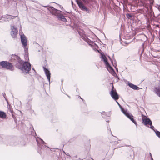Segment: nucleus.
Returning <instances> with one entry per match:
<instances>
[{
  "label": "nucleus",
  "instance_id": "nucleus-1",
  "mask_svg": "<svg viewBox=\"0 0 160 160\" xmlns=\"http://www.w3.org/2000/svg\"><path fill=\"white\" fill-rule=\"evenodd\" d=\"M48 9L53 15L56 16L58 20L65 22H67V19L64 16L61 14V11L55 9L52 6L49 7Z\"/></svg>",
  "mask_w": 160,
  "mask_h": 160
},
{
  "label": "nucleus",
  "instance_id": "nucleus-2",
  "mask_svg": "<svg viewBox=\"0 0 160 160\" xmlns=\"http://www.w3.org/2000/svg\"><path fill=\"white\" fill-rule=\"evenodd\" d=\"M17 67L18 68L21 69L22 72L25 74L29 73L31 68V64L28 61L24 62L23 61H22L21 63L17 65Z\"/></svg>",
  "mask_w": 160,
  "mask_h": 160
},
{
  "label": "nucleus",
  "instance_id": "nucleus-3",
  "mask_svg": "<svg viewBox=\"0 0 160 160\" xmlns=\"http://www.w3.org/2000/svg\"><path fill=\"white\" fill-rule=\"evenodd\" d=\"M80 9L83 11H86L88 13H89L90 11L85 5L89 6L91 4L92 0H75Z\"/></svg>",
  "mask_w": 160,
  "mask_h": 160
},
{
  "label": "nucleus",
  "instance_id": "nucleus-4",
  "mask_svg": "<svg viewBox=\"0 0 160 160\" xmlns=\"http://www.w3.org/2000/svg\"><path fill=\"white\" fill-rule=\"evenodd\" d=\"M39 140L37 138L36 139V141L38 147V153L41 154L44 152L45 148H49L45 145L46 143L42 139L40 138H39Z\"/></svg>",
  "mask_w": 160,
  "mask_h": 160
},
{
  "label": "nucleus",
  "instance_id": "nucleus-5",
  "mask_svg": "<svg viewBox=\"0 0 160 160\" xmlns=\"http://www.w3.org/2000/svg\"><path fill=\"white\" fill-rule=\"evenodd\" d=\"M101 58L104 62L109 72H111L113 76H115L116 75L118 78L119 79V78L116 75L114 70L109 63L108 61L107 58L106 56L104 54H101Z\"/></svg>",
  "mask_w": 160,
  "mask_h": 160
},
{
  "label": "nucleus",
  "instance_id": "nucleus-6",
  "mask_svg": "<svg viewBox=\"0 0 160 160\" xmlns=\"http://www.w3.org/2000/svg\"><path fill=\"white\" fill-rule=\"evenodd\" d=\"M0 66L3 68L11 71L12 70V63L7 61L0 62Z\"/></svg>",
  "mask_w": 160,
  "mask_h": 160
},
{
  "label": "nucleus",
  "instance_id": "nucleus-7",
  "mask_svg": "<svg viewBox=\"0 0 160 160\" xmlns=\"http://www.w3.org/2000/svg\"><path fill=\"white\" fill-rule=\"evenodd\" d=\"M78 34L81 36V38L82 39L88 43L89 45H90V43H93V42L91 41L88 38L85 34V32L82 29H80L78 31Z\"/></svg>",
  "mask_w": 160,
  "mask_h": 160
},
{
  "label": "nucleus",
  "instance_id": "nucleus-8",
  "mask_svg": "<svg viewBox=\"0 0 160 160\" xmlns=\"http://www.w3.org/2000/svg\"><path fill=\"white\" fill-rule=\"evenodd\" d=\"M20 36L21 41L22 47H23L24 49H25L26 51L27 48H28L27 46L28 42L26 37L23 33L21 34L20 32Z\"/></svg>",
  "mask_w": 160,
  "mask_h": 160
},
{
  "label": "nucleus",
  "instance_id": "nucleus-9",
  "mask_svg": "<svg viewBox=\"0 0 160 160\" xmlns=\"http://www.w3.org/2000/svg\"><path fill=\"white\" fill-rule=\"evenodd\" d=\"M17 16H14L7 14L4 16L0 17V22H4L9 21L14 18Z\"/></svg>",
  "mask_w": 160,
  "mask_h": 160
},
{
  "label": "nucleus",
  "instance_id": "nucleus-10",
  "mask_svg": "<svg viewBox=\"0 0 160 160\" xmlns=\"http://www.w3.org/2000/svg\"><path fill=\"white\" fill-rule=\"evenodd\" d=\"M20 57L18 55L16 54H12L11 57V61L12 62H14L16 63L18 62L19 64L21 63L22 62Z\"/></svg>",
  "mask_w": 160,
  "mask_h": 160
},
{
  "label": "nucleus",
  "instance_id": "nucleus-11",
  "mask_svg": "<svg viewBox=\"0 0 160 160\" xmlns=\"http://www.w3.org/2000/svg\"><path fill=\"white\" fill-rule=\"evenodd\" d=\"M113 88V86H112V89L110 92V94L112 98L116 101L119 98V95L116 90H114Z\"/></svg>",
  "mask_w": 160,
  "mask_h": 160
},
{
  "label": "nucleus",
  "instance_id": "nucleus-12",
  "mask_svg": "<svg viewBox=\"0 0 160 160\" xmlns=\"http://www.w3.org/2000/svg\"><path fill=\"white\" fill-rule=\"evenodd\" d=\"M122 112L126 116H127L128 118H129L134 124L136 125L137 122L133 119V116L132 114L129 113L126 110Z\"/></svg>",
  "mask_w": 160,
  "mask_h": 160
},
{
  "label": "nucleus",
  "instance_id": "nucleus-13",
  "mask_svg": "<svg viewBox=\"0 0 160 160\" xmlns=\"http://www.w3.org/2000/svg\"><path fill=\"white\" fill-rule=\"evenodd\" d=\"M12 31L11 32V34L12 38H15L17 36V34L18 32L17 29L15 28L14 26L11 27Z\"/></svg>",
  "mask_w": 160,
  "mask_h": 160
},
{
  "label": "nucleus",
  "instance_id": "nucleus-14",
  "mask_svg": "<svg viewBox=\"0 0 160 160\" xmlns=\"http://www.w3.org/2000/svg\"><path fill=\"white\" fill-rule=\"evenodd\" d=\"M43 68L46 75L47 77V78L49 81V83H50V79L51 78V73H50V72L48 69L44 67H43Z\"/></svg>",
  "mask_w": 160,
  "mask_h": 160
},
{
  "label": "nucleus",
  "instance_id": "nucleus-15",
  "mask_svg": "<svg viewBox=\"0 0 160 160\" xmlns=\"http://www.w3.org/2000/svg\"><path fill=\"white\" fill-rule=\"evenodd\" d=\"M142 122L145 126H147V124L151 125L152 124V121L149 118H142Z\"/></svg>",
  "mask_w": 160,
  "mask_h": 160
},
{
  "label": "nucleus",
  "instance_id": "nucleus-16",
  "mask_svg": "<svg viewBox=\"0 0 160 160\" xmlns=\"http://www.w3.org/2000/svg\"><path fill=\"white\" fill-rule=\"evenodd\" d=\"M128 85L130 87L134 90H138L140 89L137 86L131 82H128Z\"/></svg>",
  "mask_w": 160,
  "mask_h": 160
},
{
  "label": "nucleus",
  "instance_id": "nucleus-17",
  "mask_svg": "<svg viewBox=\"0 0 160 160\" xmlns=\"http://www.w3.org/2000/svg\"><path fill=\"white\" fill-rule=\"evenodd\" d=\"M153 92L159 97H160V86L154 88Z\"/></svg>",
  "mask_w": 160,
  "mask_h": 160
},
{
  "label": "nucleus",
  "instance_id": "nucleus-18",
  "mask_svg": "<svg viewBox=\"0 0 160 160\" xmlns=\"http://www.w3.org/2000/svg\"><path fill=\"white\" fill-rule=\"evenodd\" d=\"M24 50L25 52L24 55L25 59L26 60H29L28 53V48H27L26 51L25 49H24Z\"/></svg>",
  "mask_w": 160,
  "mask_h": 160
},
{
  "label": "nucleus",
  "instance_id": "nucleus-19",
  "mask_svg": "<svg viewBox=\"0 0 160 160\" xmlns=\"http://www.w3.org/2000/svg\"><path fill=\"white\" fill-rule=\"evenodd\" d=\"M6 117V114L3 111H0V118L2 119L5 118Z\"/></svg>",
  "mask_w": 160,
  "mask_h": 160
},
{
  "label": "nucleus",
  "instance_id": "nucleus-20",
  "mask_svg": "<svg viewBox=\"0 0 160 160\" xmlns=\"http://www.w3.org/2000/svg\"><path fill=\"white\" fill-rule=\"evenodd\" d=\"M58 119V118L57 116L55 115L53 116L51 120V121L52 122H57Z\"/></svg>",
  "mask_w": 160,
  "mask_h": 160
},
{
  "label": "nucleus",
  "instance_id": "nucleus-21",
  "mask_svg": "<svg viewBox=\"0 0 160 160\" xmlns=\"http://www.w3.org/2000/svg\"><path fill=\"white\" fill-rule=\"evenodd\" d=\"M108 57L109 58L111 62H112V64H113V66L115 67V68L117 70H118V68H116V67L115 66V65H116V60L115 59H114V63H113L112 60H111L110 57L109 56H108Z\"/></svg>",
  "mask_w": 160,
  "mask_h": 160
},
{
  "label": "nucleus",
  "instance_id": "nucleus-22",
  "mask_svg": "<svg viewBox=\"0 0 160 160\" xmlns=\"http://www.w3.org/2000/svg\"><path fill=\"white\" fill-rule=\"evenodd\" d=\"M8 108V112H10L11 113L12 117L15 120L14 116L13 114V111L12 110V109L10 108Z\"/></svg>",
  "mask_w": 160,
  "mask_h": 160
},
{
  "label": "nucleus",
  "instance_id": "nucleus-23",
  "mask_svg": "<svg viewBox=\"0 0 160 160\" xmlns=\"http://www.w3.org/2000/svg\"><path fill=\"white\" fill-rule=\"evenodd\" d=\"M107 128L108 130L109 131V132H108V133L109 134V133H110V134H111V135H112L113 136V135L112 133V132L111 131V129L110 128L109 125V124H107Z\"/></svg>",
  "mask_w": 160,
  "mask_h": 160
},
{
  "label": "nucleus",
  "instance_id": "nucleus-24",
  "mask_svg": "<svg viewBox=\"0 0 160 160\" xmlns=\"http://www.w3.org/2000/svg\"><path fill=\"white\" fill-rule=\"evenodd\" d=\"M156 135L160 138V132L156 130L154 131Z\"/></svg>",
  "mask_w": 160,
  "mask_h": 160
},
{
  "label": "nucleus",
  "instance_id": "nucleus-25",
  "mask_svg": "<svg viewBox=\"0 0 160 160\" xmlns=\"http://www.w3.org/2000/svg\"><path fill=\"white\" fill-rule=\"evenodd\" d=\"M116 102L117 103L118 105L119 106L120 108L121 109V110L122 112H123L124 111H125V110L121 106V105L120 104L118 103V102L117 101H116Z\"/></svg>",
  "mask_w": 160,
  "mask_h": 160
},
{
  "label": "nucleus",
  "instance_id": "nucleus-26",
  "mask_svg": "<svg viewBox=\"0 0 160 160\" xmlns=\"http://www.w3.org/2000/svg\"><path fill=\"white\" fill-rule=\"evenodd\" d=\"M20 144L21 145H24L25 144V142L22 139V141L20 142Z\"/></svg>",
  "mask_w": 160,
  "mask_h": 160
},
{
  "label": "nucleus",
  "instance_id": "nucleus-27",
  "mask_svg": "<svg viewBox=\"0 0 160 160\" xmlns=\"http://www.w3.org/2000/svg\"><path fill=\"white\" fill-rule=\"evenodd\" d=\"M127 18H130L132 17V15L129 13H127L126 15Z\"/></svg>",
  "mask_w": 160,
  "mask_h": 160
},
{
  "label": "nucleus",
  "instance_id": "nucleus-28",
  "mask_svg": "<svg viewBox=\"0 0 160 160\" xmlns=\"http://www.w3.org/2000/svg\"><path fill=\"white\" fill-rule=\"evenodd\" d=\"M101 114L103 118H105V117L104 116V115H106V113L105 112H101Z\"/></svg>",
  "mask_w": 160,
  "mask_h": 160
},
{
  "label": "nucleus",
  "instance_id": "nucleus-29",
  "mask_svg": "<svg viewBox=\"0 0 160 160\" xmlns=\"http://www.w3.org/2000/svg\"><path fill=\"white\" fill-rule=\"evenodd\" d=\"M149 125L150 126V128H151L152 129L154 130V127L152 125V124Z\"/></svg>",
  "mask_w": 160,
  "mask_h": 160
},
{
  "label": "nucleus",
  "instance_id": "nucleus-30",
  "mask_svg": "<svg viewBox=\"0 0 160 160\" xmlns=\"http://www.w3.org/2000/svg\"><path fill=\"white\" fill-rule=\"evenodd\" d=\"M18 144V143L17 142H15L13 144H12V145L16 146Z\"/></svg>",
  "mask_w": 160,
  "mask_h": 160
},
{
  "label": "nucleus",
  "instance_id": "nucleus-31",
  "mask_svg": "<svg viewBox=\"0 0 160 160\" xmlns=\"http://www.w3.org/2000/svg\"><path fill=\"white\" fill-rule=\"evenodd\" d=\"M29 98V99L28 98V101H30L32 100V98L31 97H30V96L29 97H28V98Z\"/></svg>",
  "mask_w": 160,
  "mask_h": 160
},
{
  "label": "nucleus",
  "instance_id": "nucleus-32",
  "mask_svg": "<svg viewBox=\"0 0 160 160\" xmlns=\"http://www.w3.org/2000/svg\"><path fill=\"white\" fill-rule=\"evenodd\" d=\"M153 2L154 0H151V1L150 2L151 4H153Z\"/></svg>",
  "mask_w": 160,
  "mask_h": 160
},
{
  "label": "nucleus",
  "instance_id": "nucleus-33",
  "mask_svg": "<svg viewBox=\"0 0 160 160\" xmlns=\"http://www.w3.org/2000/svg\"><path fill=\"white\" fill-rule=\"evenodd\" d=\"M2 94H3V97L5 98V100H6V98H5V96L6 95L5 93L4 92H3V93H2Z\"/></svg>",
  "mask_w": 160,
  "mask_h": 160
},
{
  "label": "nucleus",
  "instance_id": "nucleus-34",
  "mask_svg": "<svg viewBox=\"0 0 160 160\" xmlns=\"http://www.w3.org/2000/svg\"><path fill=\"white\" fill-rule=\"evenodd\" d=\"M79 98L81 99L82 100V101H83V102H84V99H83V98H81V97L80 96H79Z\"/></svg>",
  "mask_w": 160,
  "mask_h": 160
},
{
  "label": "nucleus",
  "instance_id": "nucleus-35",
  "mask_svg": "<svg viewBox=\"0 0 160 160\" xmlns=\"http://www.w3.org/2000/svg\"><path fill=\"white\" fill-rule=\"evenodd\" d=\"M76 160H83V159H81L79 158H78L76 159Z\"/></svg>",
  "mask_w": 160,
  "mask_h": 160
},
{
  "label": "nucleus",
  "instance_id": "nucleus-36",
  "mask_svg": "<svg viewBox=\"0 0 160 160\" xmlns=\"http://www.w3.org/2000/svg\"><path fill=\"white\" fill-rule=\"evenodd\" d=\"M149 154H150V156L151 157V159H152V156L151 153L150 152H149Z\"/></svg>",
  "mask_w": 160,
  "mask_h": 160
},
{
  "label": "nucleus",
  "instance_id": "nucleus-37",
  "mask_svg": "<svg viewBox=\"0 0 160 160\" xmlns=\"http://www.w3.org/2000/svg\"><path fill=\"white\" fill-rule=\"evenodd\" d=\"M32 70L34 71V72H35V73L36 72V71L33 68H32Z\"/></svg>",
  "mask_w": 160,
  "mask_h": 160
},
{
  "label": "nucleus",
  "instance_id": "nucleus-38",
  "mask_svg": "<svg viewBox=\"0 0 160 160\" xmlns=\"http://www.w3.org/2000/svg\"><path fill=\"white\" fill-rule=\"evenodd\" d=\"M13 1H14L15 2V4H17V3H16V0H13Z\"/></svg>",
  "mask_w": 160,
  "mask_h": 160
},
{
  "label": "nucleus",
  "instance_id": "nucleus-39",
  "mask_svg": "<svg viewBox=\"0 0 160 160\" xmlns=\"http://www.w3.org/2000/svg\"><path fill=\"white\" fill-rule=\"evenodd\" d=\"M71 3H72V5L73 6V2L72 1H71Z\"/></svg>",
  "mask_w": 160,
  "mask_h": 160
},
{
  "label": "nucleus",
  "instance_id": "nucleus-40",
  "mask_svg": "<svg viewBox=\"0 0 160 160\" xmlns=\"http://www.w3.org/2000/svg\"><path fill=\"white\" fill-rule=\"evenodd\" d=\"M61 82H62V80Z\"/></svg>",
  "mask_w": 160,
  "mask_h": 160
},
{
  "label": "nucleus",
  "instance_id": "nucleus-41",
  "mask_svg": "<svg viewBox=\"0 0 160 160\" xmlns=\"http://www.w3.org/2000/svg\"><path fill=\"white\" fill-rule=\"evenodd\" d=\"M109 122V120L106 121V122Z\"/></svg>",
  "mask_w": 160,
  "mask_h": 160
},
{
  "label": "nucleus",
  "instance_id": "nucleus-42",
  "mask_svg": "<svg viewBox=\"0 0 160 160\" xmlns=\"http://www.w3.org/2000/svg\"><path fill=\"white\" fill-rule=\"evenodd\" d=\"M67 96H68V97H69V98H70V97H69V96H68V95H67Z\"/></svg>",
  "mask_w": 160,
  "mask_h": 160
},
{
  "label": "nucleus",
  "instance_id": "nucleus-43",
  "mask_svg": "<svg viewBox=\"0 0 160 160\" xmlns=\"http://www.w3.org/2000/svg\"><path fill=\"white\" fill-rule=\"evenodd\" d=\"M44 7H46L47 6H44Z\"/></svg>",
  "mask_w": 160,
  "mask_h": 160
},
{
  "label": "nucleus",
  "instance_id": "nucleus-44",
  "mask_svg": "<svg viewBox=\"0 0 160 160\" xmlns=\"http://www.w3.org/2000/svg\"><path fill=\"white\" fill-rule=\"evenodd\" d=\"M152 160H153V159H152Z\"/></svg>",
  "mask_w": 160,
  "mask_h": 160
}]
</instances>
